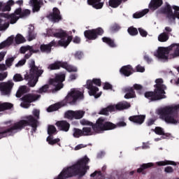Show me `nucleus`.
<instances>
[{"label": "nucleus", "mask_w": 179, "mask_h": 179, "mask_svg": "<svg viewBox=\"0 0 179 179\" xmlns=\"http://www.w3.org/2000/svg\"><path fill=\"white\" fill-rule=\"evenodd\" d=\"M90 162V159L87 156H84L77 161L72 166L64 169L62 172L53 179H66L73 176L83 177L86 174L90 166L87 165Z\"/></svg>", "instance_id": "f257e3e1"}, {"label": "nucleus", "mask_w": 179, "mask_h": 179, "mask_svg": "<svg viewBox=\"0 0 179 179\" xmlns=\"http://www.w3.org/2000/svg\"><path fill=\"white\" fill-rule=\"evenodd\" d=\"M15 5L13 0H9L7 3L0 1V12H9L10 11V6ZM12 15H9L8 13H0V31L6 30L9 27V22H10V17Z\"/></svg>", "instance_id": "f03ea898"}, {"label": "nucleus", "mask_w": 179, "mask_h": 179, "mask_svg": "<svg viewBox=\"0 0 179 179\" xmlns=\"http://www.w3.org/2000/svg\"><path fill=\"white\" fill-rule=\"evenodd\" d=\"M179 110V106H166L157 110L161 118L164 120L167 124H177V112Z\"/></svg>", "instance_id": "7ed1b4c3"}, {"label": "nucleus", "mask_w": 179, "mask_h": 179, "mask_svg": "<svg viewBox=\"0 0 179 179\" xmlns=\"http://www.w3.org/2000/svg\"><path fill=\"white\" fill-rule=\"evenodd\" d=\"M155 92H149L145 94V97L155 101L156 100H162V99H166V85L163 84V79L157 78L155 80Z\"/></svg>", "instance_id": "20e7f679"}, {"label": "nucleus", "mask_w": 179, "mask_h": 179, "mask_svg": "<svg viewBox=\"0 0 179 179\" xmlns=\"http://www.w3.org/2000/svg\"><path fill=\"white\" fill-rule=\"evenodd\" d=\"M29 68V72L25 74L24 79L28 80V84L31 87H34L37 82H38V78L43 75V72L44 71L41 69L36 66L34 60L31 61Z\"/></svg>", "instance_id": "39448f33"}, {"label": "nucleus", "mask_w": 179, "mask_h": 179, "mask_svg": "<svg viewBox=\"0 0 179 179\" xmlns=\"http://www.w3.org/2000/svg\"><path fill=\"white\" fill-rule=\"evenodd\" d=\"M48 36H53L57 38H61L58 41V44L64 48H66L71 44V41H72V36L67 35L66 32L62 31V29H51L48 31Z\"/></svg>", "instance_id": "423d86ee"}, {"label": "nucleus", "mask_w": 179, "mask_h": 179, "mask_svg": "<svg viewBox=\"0 0 179 179\" xmlns=\"http://www.w3.org/2000/svg\"><path fill=\"white\" fill-rule=\"evenodd\" d=\"M101 86V80L100 79L87 80L85 85L86 89H88L90 96H94L95 99H98L101 96V92H99V87L94 86Z\"/></svg>", "instance_id": "0eeeda50"}, {"label": "nucleus", "mask_w": 179, "mask_h": 179, "mask_svg": "<svg viewBox=\"0 0 179 179\" xmlns=\"http://www.w3.org/2000/svg\"><path fill=\"white\" fill-rule=\"evenodd\" d=\"M117 126L112 122H107L106 119L100 117L96 120V123L94 124V129L97 134L103 132V131H110L111 129H115Z\"/></svg>", "instance_id": "6e6552de"}, {"label": "nucleus", "mask_w": 179, "mask_h": 179, "mask_svg": "<svg viewBox=\"0 0 179 179\" xmlns=\"http://www.w3.org/2000/svg\"><path fill=\"white\" fill-rule=\"evenodd\" d=\"M129 107H131V104L128 102H119L117 104H111L107 108H103L101 110L100 114H102L103 115H108L109 113H113L114 111H117V110H125L129 108Z\"/></svg>", "instance_id": "1a4fd4ad"}, {"label": "nucleus", "mask_w": 179, "mask_h": 179, "mask_svg": "<svg viewBox=\"0 0 179 179\" xmlns=\"http://www.w3.org/2000/svg\"><path fill=\"white\" fill-rule=\"evenodd\" d=\"M26 124L27 123L24 121H20L19 122L15 123L13 127L9 129H0V139H2V138H5L6 136H10L14 134H16V132H17V131H20L23 125H26Z\"/></svg>", "instance_id": "9d476101"}, {"label": "nucleus", "mask_w": 179, "mask_h": 179, "mask_svg": "<svg viewBox=\"0 0 179 179\" xmlns=\"http://www.w3.org/2000/svg\"><path fill=\"white\" fill-rule=\"evenodd\" d=\"M33 115H34L35 118L32 115H29L27 117V120H21L24 121L26 124L22 125V128H24L27 125H30L32 127L33 131L36 132V129L37 128V120L40 118V110L34 109L32 111ZM36 118L37 120H36Z\"/></svg>", "instance_id": "9b49d317"}, {"label": "nucleus", "mask_w": 179, "mask_h": 179, "mask_svg": "<svg viewBox=\"0 0 179 179\" xmlns=\"http://www.w3.org/2000/svg\"><path fill=\"white\" fill-rule=\"evenodd\" d=\"M64 68L68 72H78V67L68 64L66 62H56L48 66V69L50 71H54L55 69H59V68Z\"/></svg>", "instance_id": "f8f14e48"}, {"label": "nucleus", "mask_w": 179, "mask_h": 179, "mask_svg": "<svg viewBox=\"0 0 179 179\" xmlns=\"http://www.w3.org/2000/svg\"><path fill=\"white\" fill-rule=\"evenodd\" d=\"M65 77L66 74L64 73L55 74V78H51L49 83L55 87V90H61L64 87L62 82L65 81Z\"/></svg>", "instance_id": "ddd939ff"}, {"label": "nucleus", "mask_w": 179, "mask_h": 179, "mask_svg": "<svg viewBox=\"0 0 179 179\" xmlns=\"http://www.w3.org/2000/svg\"><path fill=\"white\" fill-rule=\"evenodd\" d=\"M170 53V46L168 48L159 47L155 52L154 56L159 61L166 62L169 59V54Z\"/></svg>", "instance_id": "4468645a"}, {"label": "nucleus", "mask_w": 179, "mask_h": 179, "mask_svg": "<svg viewBox=\"0 0 179 179\" xmlns=\"http://www.w3.org/2000/svg\"><path fill=\"white\" fill-rule=\"evenodd\" d=\"M78 99H83V94L78 89H71L65 100L67 103L72 104V103L76 102Z\"/></svg>", "instance_id": "2eb2a0df"}, {"label": "nucleus", "mask_w": 179, "mask_h": 179, "mask_svg": "<svg viewBox=\"0 0 179 179\" xmlns=\"http://www.w3.org/2000/svg\"><path fill=\"white\" fill-rule=\"evenodd\" d=\"M30 15L29 10H24L22 11V8H17L15 10V13L11 15V17H10V22L11 24H15L17 20H19L20 17H26V16H29Z\"/></svg>", "instance_id": "dca6fc26"}, {"label": "nucleus", "mask_w": 179, "mask_h": 179, "mask_svg": "<svg viewBox=\"0 0 179 179\" xmlns=\"http://www.w3.org/2000/svg\"><path fill=\"white\" fill-rule=\"evenodd\" d=\"M41 97V95H34L33 94H29L24 95L22 98V102L20 104V106L22 108H29L30 107V103H33V101H36V100H38Z\"/></svg>", "instance_id": "f3484780"}, {"label": "nucleus", "mask_w": 179, "mask_h": 179, "mask_svg": "<svg viewBox=\"0 0 179 179\" xmlns=\"http://www.w3.org/2000/svg\"><path fill=\"white\" fill-rule=\"evenodd\" d=\"M15 83L13 81L8 80L7 82L0 83V92L2 96H9Z\"/></svg>", "instance_id": "a211bd4d"}, {"label": "nucleus", "mask_w": 179, "mask_h": 179, "mask_svg": "<svg viewBox=\"0 0 179 179\" xmlns=\"http://www.w3.org/2000/svg\"><path fill=\"white\" fill-rule=\"evenodd\" d=\"M103 32L104 31L101 28H99L96 29L85 31L84 32V35L86 38H88V40H96L97 38V36H101Z\"/></svg>", "instance_id": "6ab92c4d"}, {"label": "nucleus", "mask_w": 179, "mask_h": 179, "mask_svg": "<svg viewBox=\"0 0 179 179\" xmlns=\"http://www.w3.org/2000/svg\"><path fill=\"white\" fill-rule=\"evenodd\" d=\"M20 52L21 54H26V52H28L25 55L24 58L25 59H29V58L31 57V55L33 53L40 52V50H34V48L33 46L27 45L20 48Z\"/></svg>", "instance_id": "aec40b11"}, {"label": "nucleus", "mask_w": 179, "mask_h": 179, "mask_svg": "<svg viewBox=\"0 0 179 179\" xmlns=\"http://www.w3.org/2000/svg\"><path fill=\"white\" fill-rule=\"evenodd\" d=\"M96 130H94V125L92 123L89 126L83 128V136H90L91 135H94Z\"/></svg>", "instance_id": "412c9836"}, {"label": "nucleus", "mask_w": 179, "mask_h": 179, "mask_svg": "<svg viewBox=\"0 0 179 179\" xmlns=\"http://www.w3.org/2000/svg\"><path fill=\"white\" fill-rule=\"evenodd\" d=\"M48 18L52 20V22H59V20H61L59 10L57 8H54L52 13L48 15Z\"/></svg>", "instance_id": "4be33fe9"}, {"label": "nucleus", "mask_w": 179, "mask_h": 179, "mask_svg": "<svg viewBox=\"0 0 179 179\" xmlns=\"http://www.w3.org/2000/svg\"><path fill=\"white\" fill-rule=\"evenodd\" d=\"M56 125L59 128V129H60V131H64V132H68L71 127V124H69V123L64 120L56 122Z\"/></svg>", "instance_id": "5701e85b"}, {"label": "nucleus", "mask_w": 179, "mask_h": 179, "mask_svg": "<svg viewBox=\"0 0 179 179\" xmlns=\"http://www.w3.org/2000/svg\"><path fill=\"white\" fill-rule=\"evenodd\" d=\"M169 51H173L171 58H177L179 57V44L173 43L169 46Z\"/></svg>", "instance_id": "b1692460"}, {"label": "nucleus", "mask_w": 179, "mask_h": 179, "mask_svg": "<svg viewBox=\"0 0 179 179\" xmlns=\"http://www.w3.org/2000/svg\"><path fill=\"white\" fill-rule=\"evenodd\" d=\"M51 47H57V42L55 41H52L48 45H41L40 48L42 52H51Z\"/></svg>", "instance_id": "393cba45"}, {"label": "nucleus", "mask_w": 179, "mask_h": 179, "mask_svg": "<svg viewBox=\"0 0 179 179\" xmlns=\"http://www.w3.org/2000/svg\"><path fill=\"white\" fill-rule=\"evenodd\" d=\"M29 5L33 7L34 12H38V10L43 6V0H30Z\"/></svg>", "instance_id": "a878e982"}, {"label": "nucleus", "mask_w": 179, "mask_h": 179, "mask_svg": "<svg viewBox=\"0 0 179 179\" xmlns=\"http://www.w3.org/2000/svg\"><path fill=\"white\" fill-rule=\"evenodd\" d=\"M120 72L124 76H130V75L134 73V69L130 65L124 66L120 69Z\"/></svg>", "instance_id": "bb28decb"}, {"label": "nucleus", "mask_w": 179, "mask_h": 179, "mask_svg": "<svg viewBox=\"0 0 179 179\" xmlns=\"http://www.w3.org/2000/svg\"><path fill=\"white\" fill-rule=\"evenodd\" d=\"M101 0H87L88 5H91L95 9H101L103 3L101 2Z\"/></svg>", "instance_id": "cd10ccee"}, {"label": "nucleus", "mask_w": 179, "mask_h": 179, "mask_svg": "<svg viewBox=\"0 0 179 179\" xmlns=\"http://www.w3.org/2000/svg\"><path fill=\"white\" fill-rule=\"evenodd\" d=\"M163 3L162 0H152L150 3L149 8L151 9V10H156L157 8H159V6H162Z\"/></svg>", "instance_id": "c85d7f7f"}, {"label": "nucleus", "mask_w": 179, "mask_h": 179, "mask_svg": "<svg viewBox=\"0 0 179 179\" xmlns=\"http://www.w3.org/2000/svg\"><path fill=\"white\" fill-rule=\"evenodd\" d=\"M129 120L135 124H143V121H145V115L131 116Z\"/></svg>", "instance_id": "c756f323"}, {"label": "nucleus", "mask_w": 179, "mask_h": 179, "mask_svg": "<svg viewBox=\"0 0 179 179\" xmlns=\"http://www.w3.org/2000/svg\"><path fill=\"white\" fill-rule=\"evenodd\" d=\"M126 94L124 95V99H134L136 97L135 94V91L132 87H128L125 89Z\"/></svg>", "instance_id": "7c9ffc66"}, {"label": "nucleus", "mask_w": 179, "mask_h": 179, "mask_svg": "<svg viewBox=\"0 0 179 179\" xmlns=\"http://www.w3.org/2000/svg\"><path fill=\"white\" fill-rule=\"evenodd\" d=\"M13 38H15V36H11L6 41H3L1 43H0V50H2L5 48V47L10 45V44L13 43Z\"/></svg>", "instance_id": "2f4dec72"}, {"label": "nucleus", "mask_w": 179, "mask_h": 179, "mask_svg": "<svg viewBox=\"0 0 179 179\" xmlns=\"http://www.w3.org/2000/svg\"><path fill=\"white\" fill-rule=\"evenodd\" d=\"M102 40H103V43H106L111 48H115L117 47V43H115L114 40H113L110 38L103 37V38H102Z\"/></svg>", "instance_id": "473e14b6"}, {"label": "nucleus", "mask_w": 179, "mask_h": 179, "mask_svg": "<svg viewBox=\"0 0 179 179\" xmlns=\"http://www.w3.org/2000/svg\"><path fill=\"white\" fill-rule=\"evenodd\" d=\"M153 166H155V164L152 162L143 164L140 166V168L137 169V173H143V170H146L147 169H150V167H153Z\"/></svg>", "instance_id": "72a5a7b5"}, {"label": "nucleus", "mask_w": 179, "mask_h": 179, "mask_svg": "<svg viewBox=\"0 0 179 179\" xmlns=\"http://www.w3.org/2000/svg\"><path fill=\"white\" fill-rule=\"evenodd\" d=\"M149 13V9H144L141 12H138L136 13L133 15V17H134V19H139L141 17H143V16H145V15H146V13Z\"/></svg>", "instance_id": "f704fd0d"}, {"label": "nucleus", "mask_w": 179, "mask_h": 179, "mask_svg": "<svg viewBox=\"0 0 179 179\" xmlns=\"http://www.w3.org/2000/svg\"><path fill=\"white\" fill-rule=\"evenodd\" d=\"M108 3L111 8H118L122 3V0H109Z\"/></svg>", "instance_id": "c9c22d12"}, {"label": "nucleus", "mask_w": 179, "mask_h": 179, "mask_svg": "<svg viewBox=\"0 0 179 179\" xmlns=\"http://www.w3.org/2000/svg\"><path fill=\"white\" fill-rule=\"evenodd\" d=\"M85 112L82 110L74 111V119L75 120H80L83 118Z\"/></svg>", "instance_id": "e433bc0d"}, {"label": "nucleus", "mask_w": 179, "mask_h": 179, "mask_svg": "<svg viewBox=\"0 0 179 179\" xmlns=\"http://www.w3.org/2000/svg\"><path fill=\"white\" fill-rule=\"evenodd\" d=\"M61 107H62L61 103H55L54 105L49 106L47 108V111L48 113H52V111H57V110H59V108H61Z\"/></svg>", "instance_id": "4c0bfd02"}, {"label": "nucleus", "mask_w": 179, "mask_h": 179, "mask_svg": "<svg viewBox=\"0 0 179 179\" xmlns=\"http://www.w3.org/2000/svg\"><path fill=\"white\" fill-rule=\"evenodd\" d=\"M155 134H157V135H162V136L169 137L170 135V134H165L164 129H163V128L159 127L155 128Z\"/></svg>", "instance_id": "58836bf2"}, {"label": "nucleus", "mask_w": 179, "mask_h": 179, "mask_svg": "<svg viewBox=\"0 0 179 179\" xmlns=\"http://www.w3.org/2000/svg\"><path fill=\"white\" fill-rule=\"evenodd\" d=\"M47 142L49 143V145H55V143H58L59 141H61L59 138H54L52 136H49L47 139Z\"/></svg>", "instance_id": "ea45409f"}, {"label": "nucleus", "mask_w": 179, "mask_h": 179, "mask_svg": "<svg viewBox=\"0 0 179 179\" xmlns=\"http://www.w3.org/2000/svg\"><path fill=\"white\" fill-rule=\"evenodd\" d=\"M156 164L157 166H167L168 164H171V166H176V162L167 160L157 162H156Z\"/></svg>", "instance_id": "a19ab883"}, {"label": "nucleus", "mask_w": 179, "mask_h": 179, "mask_svg": "<svg viewBox=\"0 0 179 179\" xmlns=\"http://www.w3.org/2000/svg\"><path fill=\"white\" fill-rule=\"evenodd\" d=\"M169 40V35L166 33H162L158 36V41L161 43H166Z\"/></svg>", "instance_id": "79ce46f5"}, {"label": "nucleus", "mask_w": 179, "mask_h": 179, "mask_svg": "<svg viewBox=\"0 0 179 179\" xmlns=\"http://www.w3.org/2000/svg\"><path fill=\"white\" fill-rule=\"evenodd\" d=\"M73 136L74 138H80V136H83V131L79 129H73Z\"/></svg>", "instance_id": "37998d69"}, {"label": "nucleus", "mask_w": 179, "mask_h": 179, "mask_svg": "<svg viewBox=\"0 0 179 179\" xmlns=\"http://www.w3.org/2000/svg\"><path fill=\"white\" fill-rule=\"evenodd\" d=\"M64 117L65 118H68V120H73L75 118L74 111L68 110L65 113Z\"/></svg>", "instance_id": "c03bdc74"}, {"label": "nucleus", "mask_w": 179, "mask_h": 179, "mask_svg": "<svg viewBox=\"0 0 179 179\" xmlns=\"http://www.w3.org/2000/svg\"><path fill=\"white\" fill-rule=\"evenodd\" d=\"M48 89H50V85H45L42 86L41 87L39 88L38 90V93L41 94H43L44 93H47L48 92Z\"/></svg>", "instance_id": "a18cd8bd"}, {"label": "nucleus", "mask_w": 179, "mask_h": 179, "mask_svg": "<svg viewBox=\"0 0 179 179\" xmlns=\"http://www.w3.org/2000/svg\"><path fill=\"white\" fill-rule=\"evenodd\" d=\"M23 93H26V86H22L20 87V89L18 90V91L16 93V96L21 97V96H22V94H23Z\"/></svg>", "instance_id": "49530a36"}, {"label": "nucleus", "mask_w": 179, "mask_h": 179, "mask_svg": "<svg viewBox=\"0 0 179 179\" xmlns=\"http://www.w3.org/2000/svg\"><path fill=\"white\" fill-rule=\"evenodd\" d=\"M26 41L24 38L21 34H17L15 37V43L17 44H21V43H24Z\"/></svg>", "instance_id": "de8ad7c7"}, {"label": "nucleus", "mask_w": 179, "mask_h": 179, "mask_svg": "<svg viewBox=\"0 0 179 179\" xmlns=\"http://www.w3.org/2000/svg\"><path fill=\"white\" fill-rule=\"evenodd\" d=\"M127 31H128L129 34H130V36H136V34H138V29H136V28H134L132 27H129L127 29Z\"/></svg>", "instance_id": "09e8293b"}, {"label": "nucleus", "mask_w": 179, "mask_h": 179, "mask_svg": "<svg viewBox=\"0 0 179 179\" xmlns=\"http://www.w3.org/2000/svg\"><path fill=\"white\" fill-rule=\"evenodd\" d=\"M73 57L76 59H82V58L84 57V55L82 51H76L73 53Z\"/></svg>", "instance_id": "8fccbe9b"}, {"label": "nucleus", "mask_w": 179, "mask_h": 179, "mask_svg": "<svg viewBox=\"0 0 179 179\" xmlns=\"http://www.w3.org/2000/svg\"><path fill=\"white\" fill-rule=\"evenodd\" d=\"M15 61V57H8L6 59V66L7 68H10V66L12 64H13V62Z\"/></svg>", "instance_id": "3c124183"}, {"label": "nucleus", "mask_w": 179, "mask_h": 179, "mask_svg": "<svg viewBox=\"0 0 179 179\" xmlns=\"http://www.w3.org/2000/svg\"><path fill=\"white\" fill-rule=\"evenodd\" d=\"M56 132H57V128H55L52 125L48 126V135H52V134H55Z\"/></svg>", "instance_id": "603ef678"}, {"label": "nucleus", "mask_w": 179, "mask_h": 179, "mask_svg": "<svg viewBox=\"0 0 179 179\" xmlns=\"http://www.w3.org/2000/svg\"><path fill=\"white\" fill-rule=\"evenodd\" d=\"M13 80L15 82H22V80H23V77H22V75L17 73L13 76Z\"/></svg>", "instance_id": "864d4df0"}, {"label": "nucleus", "mask_w": 179, "mask_h": 179, "mask_svg": "<svg viewBox=\"0 0 179 179\" xmlns=\"http://www.w3.org/2000/svg\"><path fill=\"white\" fill-rule=\"evenodd\" d=\"M26 58L22 59L20 60L16 64H15V68H20L21 66H23L24 64H26Z\"/></svg>", "instance_id": "5fc2aeb1"}, {"label": "nucleus", "mask_w": 179, "mask_h": 179, "mask_svg": "<svg viewBox=\"0 0 179 179\" xmlns=\"http://www.w3.org/2000/svg\"><path fill=\"white\" fill-rule=\"evenodd\" d=\"M107 179H118V173L113 172L108 175L106 178Z\"/></svg>", "instance_id": "6e6d98bb"}, {"label": "nucleus", "mask_w": 179, "mask_h": 179, "mask_svg": "<svg viewBox=\"0 0 179 179\" xmlns=\"http://www.w3.org/2000/svg\"><path fill=\"white\" fill-rule=\"evenodd\" d=\"M36 34H34V32H29V35H28V41H31L33 40H34V38H36Z\"/></svg>", "instance_id": "4d7b16f0"}, {"label": "nucleus", "mask_w": 179, "mask_h": 179, "mask_svg": "<svg viewBox=\"0 0 179 179\" xmlns=\"http://www.w3.org/2000/svg\"><path fill=\"white\" fill-rule=\"evenodd\" d=\"M138 31H139L141 36H142V37H146L148 36V32L142 28H139Z\"/></svg>", "instance_id": "13d9d810"}, {"label": "nucleus", "mask_w": 179, "mask_h": 179, "mask_svg": "<svg viewBox=\"0 0 179 179\" xmlns=\"http://www.w3.org/2000/svg\"><path fill=\"white\" fill-rule=\"evenodd\" d=\"M8 78V72L0 73V80H3Z\"/></svg>", "instance_id": "bf43d9fd"}, {"label": "nucleus", "mask_w": 179, "mask_h": 179, "mask_svg": "<svg viewBox=\"0 0 179 179\" xmlns=\"http://www.w3.org/2000/svg\"><path fill=\"white\" fill-rule=\"evenodd\" d=\"M76 78H78V74H71L69 77V82H72V80H76Z\"/></svg>", "instance_id": "052dcab7"}, {"label": "nucleus", "mask_w": 179, "mask_h": 179, "mask_svg": "<svg viewBox=\"0 0 179 179\" xmlns=\"http://www.w3.org/2000/svg\"><path fill=\"white\" fill-rule=\"evenodd\" d=\"M136 71L137 72H145V67L141 66V65H138L136 67Z\"/></svg>", "instance_id": "680f3d73"}, {"label": "nucleus", "mask_w": 179, "mask_h": 179, "mask_svg": "<svg viewBox=\"0 0 179 179\" xmlns=\"http://www.w3.org/2000/svg\"><path fill=\"white\" fill-rule=\"evenodd\" d=\"M83 148H86V145L79 144L74 148V150H80V149H83Z\"/></svg>", "instance_id": "e2e57ef3"}, {"label": "nucleus", "mask_w": 179, "mask_h": 179, "mask_svg": "<svg viewBox=\"0 0 179 179\" xmlns=\"http://www.w3.org/2000/svg\"><path fill=\"white\" fill-rule=\"evenodd\" d=\"M80 122L81 125H88V126L92 125V123H90L89 121L85 119L81 120Z\"/></svg>", "instance_id": "0e129e2a"}, {"label": "nucleus", "mask_w": 179, "mask_h": 179, "mask_svg": "<svg viewBox=\"0 0 179 179\" xmlns=\"http://www.w3.org/2000/svg\"><path fill=\"white\" fill-rule=\"evenodd\" d=\"M165 173H173L174 171V169L171 166H167L164 169Z\"/></svg>", "instance_id": "69168bd1"}, {"label": "nucleus", "mask_w": 179, "mask_h": 179, "mask_svg": "<svg viewBox=\"0 0 179 179\" xmlns=\"http://www.w3.org/2000/svg\"><path fill=\"white\" fill-rule=\"evenodd\" d=\"M133 87L134 88V90H142V85L139 84H134Z\"/></svg>", "instance_id": "338daca9"}, {"label": "nucleus", "mask_w": 179, "mask_h": 179, "mask_svg": "<svg viewBox=\"0 0 179 179\" xmlns=\"http://www.w3.org/2000/svg\"><path fill=\"white\" fill-rule=\"evenodd\" d=\"M117 127H127V123H125V122H119L117 123V124H115Z\"/></svg>", "instance_id": "774afa93"}]
</instances>
